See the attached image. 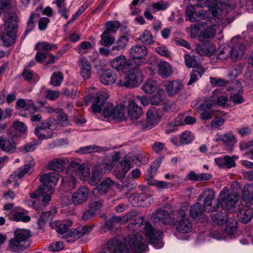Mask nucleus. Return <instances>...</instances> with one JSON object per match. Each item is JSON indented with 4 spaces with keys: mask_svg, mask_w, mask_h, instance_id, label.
Returning a JSON list of instances; mask_svg holds the SVG:
<instances>
[{
    "mask_svg": "<svg viewBox=\"0 0 253 253\" xmlns=\"http://www.w3.org/2000/svg\"><path fill=\"white\" fill-rule=\"evenodd\" d=\"M201 196L204 197L203 210L206 212H213L219 207V201L215 199L214 191L211 189L204 190Z\"/></svg>",
    "mask_w": 253,
    "mask_h": 253,
    "instance_id": "obj_9",
    "label": "nucleus"
},
{
    "mask_svg": "<svg viewBox=\"0 0 253 253\" xmlns=\"http://www.w3.org/2000/svg\"><path fill=\"white\" fill-rule=\"evenodd\" d=\"M219 140L230 149H232L234 145L237 142V140L233 132L230 131L223 134L220 136Z\"/></svg>",
    "mask_w": 253,
    "mask_h": 253,
    "instance_id": "obj_32",
    "label": "nucleus"
},
{
    "mask_svg": "<svg viewBox=\"0 0 253 253\" xmlns=\"http://www.w3.org/2000/svg\"><path fill=\"white\" fill-rule=\"evenodd\" d=\"M118 77L116 73L111 69H107L104 71L99 77L100 82L105 85H109L114 84Z\"/></svg>",
    "mask_w": 253,
    "mask_h": 253,
    "instance_id": "obj_27",
    "label": "nucleus"
},
{
    "mask_svg": "<svg viewBox=\"0 0 253 253\" xmlns=\"http://www.w3.org/2000/svg\"><path fill=\"white\" fill-rule=\"evenodd\" d=\"M40 144V142L39 141L34 140L21 146L19 150L21 152L24 153L33 152L36 150L37 146Z\"/></svg>",
    "mask_w": 253,
    "mask_h": 253,
    "instance_id": "obj_51",
    "label": "nucleus"
},
{
    "mask_svg": "<svg viewBox=\"0 0 253 253\" xmlns=\"http://www.w3.org/2000/svg\"><path fill=\"white\" fill-rule=\"evenodd\" d=\"M32 167V165L30 164H28L20 167L11 175L9 179L7 181V183L13 181L15 179L22 178L26 174L31 171Z\"/></svg>",
    "mask_w": 253,
    "mask_h": 253,
    "instance_id": "obj_31",
    "label": "nucleus"
},
{
    "mask_svg": "<svg viewBox=\"0 0 253 253\" xmlns=\"http://www.w3.org/2000/svg\"><path fill=\"white\" fill-rule=\"evenodd\" d=\"M101 40L99 43L105 47H109L115 42V39L108 31H104L100 36Z\"/></svg>",
    "mask_w": 253,
    "mask_h": 253,
    "instance_id": "obj_45",
    "label": "nucleus"
},
{
    "mask_svg": "<svg viewBox=\"0 0 253 253\" xmlns=\"http://www.w3.org/2000/svg\"><path fill=\"white\" fill-rule=\"evenodd\" d=\"M31 236V232L25 229H17L14 233V236L22 243L27 241Z\"/></svg>",
    "mask_w": 253,
    "mask_h": 253,
    "instance_id": "obj_40",
    "label": "nucleus"
},
{
    "mask_svg": "<svg viewBox=\"0 0 253 253\" xmlns=\"http://www.w3.org/2000/svg\"><path fill=\"white\" fill-rule=\"evenodd\" d=\"M186 16L190 22H195L200 19L202 14L196 11L194 5H189L186 8Z\"/></svg>",
    "mask_w": 253,
    "mask_h": 253,
    "instance_id": "obj_34",
    "label": "nucleus"
},
{
    "mask_svg": "<svg viewBox=\"0 0 253 253\" xmlns=\"http://www.w3.org/2000/svg\"><path fill=\"white\" fill-rule=\"evenodd\" d=\"M59 179V175L55 172H52L42 175L40 177V180L42 183V185H47L52 189L55 186Z\"/></svg>",
    "mask_w": 253,
    "mask_h": 253,
    "instance_id": "obj_25",
    "label": "nucleus"
},
{
    "mask_svg": "<svg viewBox=\"0 0 253 253\" xmlns=\"http://www.w3.org/2000/svg\"><path fill=\"white\" fill-rule=\"evenodd\" d=\"M139 40L144 44L148 45L153 43L154 42L152 33L148 30H145L139 36Z\"/></svg>",
    "mask_w": 253,
    "mask_h": 253,
    "instance_id": "obj_52",
    "label": "nucleus"
},
{
    "mask_svg": "<svg viewBox=\"0 0 253 253\" xmlns=\"http://www.w3.org/2000/svg\"><path fill=\"white\" fill-rule=\"evenodd\" d=\"M236 5L234 0H226L224 2L219 0H208V7L211 10L212 16L215 17L221 15L228 8L233 10Z\"/></svg>",
    "mask_w": 253,
    "mask_h": 253,
    "instance_id": "obj_6",
    "label": "nucleus"
},
{
    "mask_svg": "<svg viewBox=\"0 0 253 253\" xmlns=\"http://www.w3.org/2000/svg\"><path fill=\"white\" fill-rule=\"evenodd\" d=\"M103 150L104 149L100 146L95 145H91L81 147L75 152L81 155H84L91 153L100 152Z\"/></svg>",
    "mask_w": 253,
    "mask_h": 253,
    "instance_id": "obj_39",
    "label": "nucleus"
},
{
    "mask_svg": "<svg viewBox=\"0 0 253 253\" xmlns=\"http://www.w3.org/2000/svg\"><path fill=\"white\" fill-rule=\"evenodd\" d=\"M242 89L240 88L237 91L233 90L230 95L231 100L235 104H238L244 101V99L242 96Z\"/></svg>",
    "mask_w": 253,
    "mask_h": 253,
    "instance_id": "obj_53",
    "label": "nucleus"
},
{
    "mask_svg": "<svg viewBox=\"0 0 253 253\" xmlns=\"http://www.w3.org/2000/svg\"><path fill=\"white\" fill-rule=\"evenodd\" d=\"M106 248L110 253H130L123 238L120 236L110 240L106 244Z\"/></svg>",
    "mask_w": 253,
    "mask_h": 253,
    "instance_id": "obj_12",
    "label": "nucleus"
},
{
    "mask_svg": "<svg viewBox=\"0 0 253 253\" xmlns=\"http://www.w3.org/2000/svg\"><path fill=\"white\" fill-rule=\"evenodd\" d=\"M125 158L129 161L132 166L134 164H138L140 163H145L147 162V160L143 159L142 154L141 153H130L126 155Z\"/></svg>",
    "mask_w": 253,
    "mask_h": 253,
    "instance_id": "obj_42",
    "label": "nucleus"
},
{
    "mask_svg": "<svg viewBox=\"0 0 253 253\" xmlns=\"http://www.w3.org/2000/svg\"><path fill=\"white\" fill-rule=\"evenodd\" d=\"M70 169L82 181L86 180L90 175L89 169L87 165L84 163L80 164L72 162L70 164Z\"/></svg>",
    "mask_w": 253,
    "mask_h": 253,
    "instance_id": "obj_14",
    "label": "nucleus"
},
{
    "mask_svg": "<svg viewBox=\"0 0 253 253\" xmlns=\"http://www.w3.org/2000/svg\"><path fill=\"white\" fill-rule=\"evenodd\" d=\"M134 216V212H130L124 216H114L112 218L113 219V221L115 222V223H116V224L119 226L121 224L127 222Z\"/></svg>",
    "mask_w": 253,
    "mask_h": 253,
    "instance_id": "obj_50",
    "label": "nucleus"
},
{
    "mask_svg": "<svg viewBox=\"0 0 253 253\" xmlns=\"http://www.w3.org/2000/svg\"><path fill=\"white\" fill-rule=\"evenodd\" d=\"M219 92L217 90H214L212 92V94L214 95L216 99V105L225 107L228 98L226 95L219 96Z\"/></svg>",
    "mask_w": 253,
    "mask_h": 253,
    "instance_id": "obj_57",
    "label": "nucleus"
},
{
    "mask_svg": "<svg viewBox=\"0 0 253 253\" xmlns=\"http://www.w3.org/2000/svg\"><path fill=\"white\" fill-rule=\"evenodd\" d=\"M38 111V108L35 105L32 100H28L26 101V109L20 111L19 115L22 117H29L31 114H34Z\"/></svg>",
    "mask_w": 253,
    "mask_h": 253,
    "instance_id": "obj_36",
    "label": "nucleus"
},
{
    "mask_svg": "<svg viewBox=\"0 0 253 253\" xmlns=\"http://www.w3.org/2000/svg\"><path fill=\"white\" fill-rule=\"evenodd\" d=\"M152 218L154 222L162 221L164 224L171 225L173 223V216L168 213L166 211L159 209L152 214Z\"/></svg>",
    "mask_w": 253,
    "mask_h": 253,
    "instance_id": "obj_16",
    "label": "nucleus"
},
{
    "mask_svg": "<svg viewBox=\"0 0 253 253\" xmlns=\"http://www.w3.org/2000/svg\"><path fill=\"white\" fill-rule=\"evenodd\" d=\"M114 185V182L110 178H107L104 179L99 185L93 189L92 193L95 196L105 194L112 189Z\"/></svg>",
    "mask_w": 253,
    "mask_h": 253,
    "instance_id": "obj_21",
    "label": "nucleus"
},
{
    "mask_svg": "<svg viewBox=\"0 0 253 253\" xmlns=\"http://www.w3.org/2000/svg\"><path fill=\"white\" fill-rule=\"evenodd\" d=\"M195 51L200 55L211 56L215 51V46L213 43L207 42L197 45Z\"/></svg>",
    "mask_w": 253,
    "mask_h": 253,
    "instance_id": "obj_24",
    "label": "nucleus"
},
{
    "mask_svg": "<svg viewBox=\"0 0 253 253\" xmlns=\"http://www.w3.org/2000/svg\"><path fill=\"white\" fill-rule=\"evenodd\" d=\"M63 80L62 73L60 72L54 73L50 78V83L53 86H59Z\"/></svg>",
    "mask_w": 253,
    "mask_h": 253,
    "instance_id": "obj_56",
    "label": "nucleus"
},
{
    "mask_svg": "<svg viewBox=\"0 0 253 253\" xmlns=\"http://www.w3.org/2000/svg\"><path fill=\"white\" fill-rule=\"evenodd\" d=\"M147 53V48L143 45L136 44L130 48L129 54L131 57L130 60H133V64H135L133 68H136L143 63L141 59L146 56Z\"/></svg>",
    "mask_w": 253,
    "mask_h": 253,
    "instance_id": "obj_11",
    "label": "nucleus"
},
{
    "mask_svg": "<svg viewBox=\"0 0 253 253\" xmlns=\"http://www.w3.org/2000/svg\"><path fill=\"white\" fill-rule=\"evenodd\" d=\"M199 111L201 120L207 121L211 119L213 116H216L215 111L211 108H205L204 106H200Z\"/></svg>",
    "mask_w": 253,
    "mask_h": 253,
    "instance_id": "obj_44",
    "label": "nucleus"
},
{
    "mask_svg": "<svg viewBox=\"0 0 253 253\" xmlns=\"http://www.w3.org/2000/svg\"><path fill=\"white\" fill-rule=\"evenodd\" d=\"M226 211H219L211 215L213 221L217 224H223L227 221Z\"/></svg>",
    "mask_w": 253,
    "mask_h": 253,
    "instance_id": "obj_48",
    "label": "nucleus"
},
{
    "mask_svg": "<svg viewBox=\"0 0 253 253\" xmlns=\"http://www.w3.org/2000/svg\"><path fill=\"white\" fill-rule=\"evenodd\" d=\"M57 46L55 44L47 42H39L35 46V49L43 52H47L53 49H56Z\"/></svg>",
    "mask_w": 253,
    "mask_h": 253,
    "instance_id": "obj_47",
    "label": "nucleus"
},
{
    "mask_svg": "<svg viewBox=\"0 0 253 253\" xmlns=\"http://www.w3.org/2000/svg\"><path fill=\"white\" fill-rule=\"evenodd\" d=\"M157 83L156 81L149 80L145 82L141 88L145 93H152L157 89Z\"/></svg>",
    "mask_w": 253,
    "mask_h": 253,
    "instance_id": "obj_49",
    "label": "nucleus"
},
{
    "mask_svg": "<svg viewBox=\"0 0 253 253\" xmlns=\"http://www.w3.org/2000/svg\"><path fill=\"white\" fill-rule=\"evenodd\" d=\"M205 70L202 67H198L197 69L193 70L190 73V80L187 85H190L196 82L198 79L200 78L205 73Z\"/></svg>",
    "mask_w": 253,
    "mask_h": 253,
    "instance_id": "obj_46",
    "label": "nucleus"
},
{
    "mask_svg": "<svg viewBox=\"0 0 253 253\" xmlns=\"http://www.w3.org/2000/svg\"><path fill=\"white\" fill-rule=\"evenodd\" d=\"M53 193V189L47 185H41L34 193L30 194V197L33 199H37L42 197L43 203H46L50 201V195Z\"/></svg>",
    "mask_w": 253,
    "mask_h": 253,
    "instance_id": "obj_18",
    "label": "nucleus"
},
{
    "mask_svg": "<svg viewBox=\"0 0 253 253\" xmlns=\"http://www.w3.org/2000/svg\"><path fill=\"white\" fill-rule=\"evenodd\" d=\"M40 15L36 13H32L29 17L27 23V26L25 32V34L27 35L31 32L35 27L34 20L39 18Z\"/></svg>",
    "mask_w": 253,
    "mask_h": 253,
    "instance_id": "obj_60",
    "label": "nucleus"
},
{
    "mask_svg": "<svg viewBox=\"0 0 253 253\" xmlns=\"http://www.w3.org/2000/svg\"><path fill=\"white\" fill-rule=\"evenodd\" d=\"M157 73L163 79H167L172 74V66L166 61H161L158 64Z\"/></svg>",
    "mask_w": 253,
    "mask_h": 253,
    "instance_id": "obj_28",
    "label": "nucleus"
},
{
    "mask_svg": "<svg viewBox=\"0 0 253 253\" xmlns=\"http://www.w3.org/2000/svg\"><path fill=\"white\" fill-rule=\"evenodd\" d=\"M56 210L55 209L48 211L42 212L38 220L39 227L42 228L46 222L51 220L56 214Z\"/></svg>",
    "mask_w": 253,
    "mask_h": 253,
    "instance_id": "obj_35",
    "label": "nucleus"
},
{
    "mask_svg": "<svg viewBox=\"0 0 253 253\" xmlns=\"http://www.w3.org/2000/svg\"><path fill=\"white\" fill-rule=\"evenodd\" d=\"M72 225V221L71 220H67L61 222H57L52 223L51 226L55 229L62 238L71 237L74 239H78L84 236L91 232L93 228L91 226L84 225L72 229L69 231V229Z\"/></svg>",
    "mask_w": 253,
    "mask_h": 253,
    "instance_id": "obj_2",
    "label": "nucleus"
},
{
    "mask_svg": "<svg viewBox=\"0 0 253 253\" xmlns=\"http://www.w3.org/2000/svg\"><path fill=\"white\" fill-rule=\"evenodd\" d=\"M194 139L193 134L190 131H185L180 135V143L181 145H186L191 143Z\"/></svg>",
    "mask_w": 253,
    "mask_h": 253,
    "instance_id": "obj_54",
    "label": "nucleus"
},
{
    "mask_svg": "<svg viewBox=\"0 0 253 253\" xmlns=\"http://www.w3.org/2000/svg\"><path fill=\"white\" fill-rule=\"evenodd\" d=\"M51 125L47 122H42L35 128V134L40 139H48L52 137L53 131Z\"/></svg>",
    "mask_w": 253,
    "mask_h": 253,
    "instance_id": "obj_17",
    "label": "nucleus"
},
{
    "mask_svg": "<svg viewBox=\"0 0 253 253\" xmlns=\"http://www.w3.org/2000/svg\"><path fill=\"white\" fill-rule=\"evenodd\" d=\"M204 210L202 208L201 204L199 203L191 206L190 209V215L194 218H196L199 216L203 212Z\"/></svg>",
    "mask_w": 253,
    "mask_h": 253,
    "instance_id": "obj_55",
    "label": "nucleus"
},
{
    "mask_svg": "<svg viewBox=\"0 0 253 253\" xmlns=\"http://www.w3.org/2000/svg\"><path fill=\"white\" fill-rule=\"evenodd\" d=\"M16 148V143L13 138L5 139L0 137V149L2 151L8 154H12L15 152Z\"/></svg>",
    "mask_w": 253,
    "mask_h": 253,
    "instance_id": "obj_23",
    "label": "nucleus"
},
{
    "mask_svg": "<svg viewBox=\"0 0 253 253\" xmlns=\"http://www.w3.org/2000/svg\"><path fill=\"white\" fill-rule=\"evenodd\" d=\"M121 24L118 21H108L106 23V31L109 33H115L120 27Z\"/></svg>",
    "mask_w": 253,
    "mask_h": 253,
    "instance_id": "obj_59",
    "label": "nucleus"
},
{
    "mask_svg": "<svg viewBox=\"0 0 253 253\" xmlns=\"http://www.w3.org/2000/svg\"><path fill=\"white\" fill-rule=\"evenodd\" d=\"M201 25L205 29L202 31L201 34L204 38L213 37L216 33V26L212 24L211 20H207L205 22H202Z\"/></svg>",
    "mask_w": 253,
    "mask_h": 253,
    "instance_id": "obj_30",
    "label": "nucleus"
},
{
    "mask_svg": "<svg viewBox=\"0 0 253 253\" xmlns=\"http://www.w3.org/2000/svg\"><path fill=\"white\" fill-rule=\"evenodd\" d=\"M127 110L128 116L131 120H137L142 113L141 107L133 100L128 101Z\"/></svg>",
    "mask_w": 253,
    "mask_h": 253,
    "instance_id": "obj_26",
    "label": "nucleus"
},
{
    "mask_svg": "<svg viewBox=\"0 0 253 253\" xmlns=\"http://www.w3.org/2000/svg\"><path fill=\"white\" fill-rule=\"evenodd\" d=\"M187 210V208H182L171 211L174 222L171 225L175 227L178 232L183 234L191 232L193 229V224L188 217Z\"/></svg>",
    "mask_w": 253,
    "mask_h": 253,
    "instance_id": "obj_3",
    "label": "nucleus"
},
{
    "mask_svg": "<svg viewBox=\"0 0 253 253\" xmlns=\"http://www.w3.org/2000/svg\"><path fill=\"white\" fill-rule=\"evenodd\" d=\"M164 86L169 96H173L179 93L183 89L184 85L180 81L173 80L165 81Z\"/></svg>",
    "mask_w": 253,
    "mask_h": 253,
    "instance_id": "obj_20",
    "label": "nucleus"
},
{
    "mask_svg": "<svg viewBox=\"0 0 253 253\" xmlns=\"http://www.w3.org/2000/svg\"><path fill=\"white\" fill-rule=\"evenodd\" d=\"M110 64L112 68L123 73L126 72L133 68V60L130 59L127 60L123 55L115 58L111 61Z\"/></svg>",
    "mask_w": 253,
    "mask_h": 253,
    "instance_id": "obj_13",
    "label": "nucleus"
},
{
    "mask_svg": "<svg viewBox=\"0 0 253 253\" xmlns=\"http://www.w3.org/2000/svg\"><path fill=\"white\" fill-rule=\"evenodd\" d=\"M129 228L133 230L134 233L129 234L126 238H123V241L132 252L141 253L144 251L147 247L144 239L138 234V232L143 231L149 243L156 249H160L163 247V244L161 242L162 232L154 231L149 223H144L143 217L138 216L133 219L129 225Z\"/></svg>",
    "mask_w": 253,
    "mask_h": 253,
    "instance_id": "obj_1",
    "label": "nucleus"
},
{
    "mask_svg": "<svg viewBox=\"0 0 253 253\" xmlns=\"http://www.w3.org/2000/svg\"><path fill=\"white\" fill-rule=\"evenodd\" d=\"M125 106L120 105L114 106L111 117L118 122H122L125 119Z\"/></svg>",
    "mask_w": 253,
    "mask_h": 253,
    "instance_id": "obj_43",
    "label": "nucleus"
},
{
    "mask_svg": "<svg viewBox=\"0 0 253 253\" xmlns=\"http://www.w3.org/2000/svg\"><path fill=\"white\" fill-rule=\"evenodd\" d=\"M108 96V93L105 91H100L95 94L91 106L93 112L102 113L106 118L111 117L114 105L106 102Z\"/></svg>",
    "mask_w": 253,
    "mask_h": 253,
    "instance_id": "obj_5",
    "label": "nucleus"
},
{
    "mask_svg": "<svg viewBox=\"0 0 253 253\" xmlns=\"http://www.w3.org/2000/svg\"><path fill=\"white\" fill-rule=\"evenodd\" d=\"M143 80V76L141 71L135 69L126 75L123 80L120 79L118 84L120 86L134 87L139 85Z\"/></svg>",
    "mask_w": 253,
    "mask_h": 253,
    "instance_id": "obj_10",
    "label": "nucleus"
},
{
    "mask_svg": "<svg viewBox=\"0 0 253 253\" xmlns=\"http://www.w3.org/2000/svg\"><path fill=\"white\" fill-rule=\"evenodd\" d=\"M81 70L80 74L84 80L88 79L91 76V65L84 57H82L80 60Z\"/></svg>",
    "mask_w": 253,
    "mask_h": 253,
    "instance_id": "obj_29",
    "label": "nucleus"
},
{
    "mask_svg": "<svg viewBox=\"0 0 253 253\" xmlns=\"http://www.w3.org/2000/svg\"><path fill=\"white\" fill-rule=\"evenodd\" d=\"M239 217L240 220L242 223H248L253 217V208L245 207L241 210Z\"/></svg>",
    "mask_w": 253,
    "mask_h": 253,
    "instance_id": "obj_37",
    "label": "nucleus"
},
{
    "mask_svg": "<svg viewBox=\"0 0 253 253\" xmlns=\"http://www.w3.org/2000/svg\"><path fill=\"white\" fill-rule=\"evenodd\" d=\"M237 38H234L231 40L232 43H235V44L232 46L231 50H229L230 55V58L232 61L237 62L240 60L245 50V46L239 42H237L236 41Z\"/></svg>",
    "mask_w": 253,
    "mask_h": 253,
    "instance_id": "obj_15",
    "label": "nucleus"
},
{
    "mask_svg": "<svg viewBox=\"0 0 253 253\" xmlns=\"http://www.w3.org/2000/svg\"><path fill=\"white\" fill-rule=\"evenodd\" d=\"M129 40V38L126 35L121 36L114 42V45L111 48V51L118 52L124 50L127 46Z\"/></svg>",
    "mask_w": 253,
    "mask_h": 253,
    "instance_id": "obj_33",
    "label": "nucleus"
},
{
    "mask_svg": "<svg viewBox=\"0 0 253 253\" xmlns=\"http://www.w3.org/2000/svg\"><path fill=\"white\" fill-rule=\"evenodd\" d=\"M90 194L89 190L85 186H81L72 195V202L74 205H80L87 200Z\"/></svg>",
    "mask_w": 253,
    "mask_h": 253,
    "instance_id": "obj_19",
    "label": "nucleus"
},
{
    "mask_svg": "<svg viewBox=\"0 0 253 253\" xmlns=\"http://www.w3.org/2000/svg\"><path fill=\"white\" fill-rule=\"evenodd\" d=\"M169 6V3L163 0L154 2L151 5L152 11L156 12L157 11L164 10Z\"/></svg>",
    "mask_w": 253,
    "mask_h": 253,
    "instance_id": "obj_62",
    "label": "nucleus"
},
{
    "mask_svg": "<svg viewBox=\"0 0 253 253\" xmlns=\"http://www.w3.org/2000/svg\"><path fill=\"white\" fill-rule=\"evenodd\" d=\"M241 203L242 206L250 207L253 204V185L249 184L244 187Z\"/></svg>",
    "mask_w": 253,
    "mask_h": 253,
    "instance_id": "obj_22",
    "label": "nucleus"
},
{
    "mask_svg": "<svg viewBox=\"0 0 253 253\" xmlns=\"http://www.w3.org/2000/svg\"><path fill=\"white\" fill-rule=\"evenodd\" d=\"M17 16L12 13L4 19L5 32L2 33L3 28L0 27V39L4 46H9L16 41L15 31L17 27L16 24Z\"/></svg>",
    "mask_w": 253,
    "mask_h": 253,
    "instance_id": "obj_4",
    "label": "nucleus"
},
{
    "mask_svg": "<svg viewBox=\"0 0 253 253\" xmlns=\"http://www.w3.org/2000/svg\"><path fill=\"white\" fill-rule=\"evenodd\" d=\"M146 116V121H140L137 122V125L142 130L151 129L159 123L161 119L158 110L154 107H152L148 110Z\"/></svg>",
    "mask_w": 253,
    "mask_h": 253,
    "instance_id": "obj_8",
    "label": "nucleus"
},
{
    "mask_svg": "<svg viewBox=\"0 0 253 253\" xmlns=\"http://www.w3.org/2000/svg\"><path fill=\"white\" fill-rule=\"evenodd\" d=\"M22 243L14 236L8 242V249L9 251L14 252L23 251L25 248L22 245Z\"/></svg>",
    "mask_w": 253,
    "mask_h": 253,
    "instance_id": "obj_41",
    "label": "nucleus"
},
{
    "mask_svg": "<svg viewBox=\"0 0 253 253\" xmlns=\"http://www.w3.org/2000/svg\"><path fill=\"white\" fill-rule=\"evenodd\" d=\"M239 159V157L236 155L230 156L229 155H225V168L231 169L236 166L235 161Z\"/></svg>",
    "mask_w": 253,
    "mask_h": 253,
    "instance_id": "obj_58",
    "label": "nucleus"
},
{
    "mask_svg": "<svg viewBox=\"0 0 253 253\" xmlns=\"http://www.w3.org/2000/svg\"><path fill=\"white\" fill-rule=\"evenodd\" d=\"M238 201L237 194L232 193L227 187H224L219 195V205L224 211H229L234 208Z\"/></svg>",
    "mask_w": 253,
    "mask_h": 253,
    "instance_id": "obj_7",
    "label": "nucleus"
},
{
    "mask_svg": "<svg viewBox=\"0 0 253 253\" xmlns=\"http://www.w3.org/2000/svg\"><path fill=\"white\" fill-rule=\"evenodd\" d=\"M151 184L160 189H169L174 186L173 184L164 181L153 180Z\"/></svg>",
    "mask_w": 253,
    "mask_h": 253,
    "instance_id": "obj_61",
    "label": "nucleus"
},
{
    "mask_svg": "<svg viewBox=\"0 0 253 253\" xmlns=\"http://www.w3.org/2000/svg\"><path fill=\"white\" fill-rule=\"evenodd\" d=\"M65 162L64 159L57 158L50 161L48 165V169L57 171L63 170L65 166Z\"/></svg>",
    "mask_w": 253,
    "mask_h": 253,
    "instance_id": "obj_38",
    "label": "nucleus"
},
{
    "mask_svg": "<svg viewBox=\"0 0 253 253\" xmlns=\"http://www.w3.org/2000/svg\"><path fill=\"white\" fill-rule=\"evenodd\" d=\"M184 59L185 64L188 68H194L198 65L194 56H191L186 54L184 55Z\"/></svg>",
    "mask_w": 253,
    "mask_h": 253,
    "instance_id": "obj_64",
    "label": "nucleus"
},
{
    "mask_svg": "<svg viewBox=\"0 0 253 253\" xmlns=\"http://www.w3.org/2000/svg\"><path fill=\"white\" fill-rule=\"evenodd\" d=\"M164 100L163 92L159 91L155 95L149 98L150 104L153 105H158Z\"/></svg>",
    "mask_w": 253,
    "mask_h": 253,
    "instance_id": "obj_63",
    "label": "nucleus"
}]
</instances>
